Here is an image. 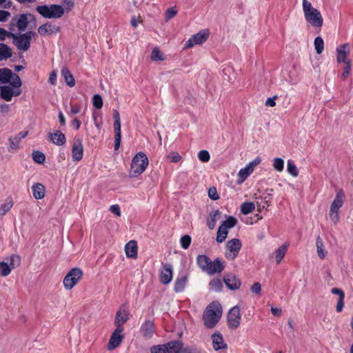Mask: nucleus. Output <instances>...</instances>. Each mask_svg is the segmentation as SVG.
<instances>
[{"label":"nucleus","instance_id":"45","mask_svg":"<svg viewBox=\"0 0 353 353\" xmlns=\"http://www.w3.org/2000/svg\"><path fill=\"white\" fill-rule=\"evenodd\" d=\"M12 268L5 262H0V275L7 276L11 272Z\"/></svg>","mask_w":353,"mask_h":353},{"label":"nucleus","instance_id":"19","mask_svg":"<svg viewBox=\"0 0 353 353\" xmlns=\"http://www.w3.org/2000/svg\"><path fill=\"white\" fill-rule=\"evenodd\" d=\"M225 268L223 263L219 258H216L214 261L210 259L209 265H207L208 270H205L204 272L208 273V274H214L215 273L221 272Z\"/></svg>","mask_w":353,"mask_h":353},{"label":"nucleus","instance_id":"52","mask_svg":"<svg viewBox=\"0 0 353 353\" xmlns=\"http://www.w3.org/2000/svg\"><path fill=\"white\" fill-rule=\"evenodd\" d=\"M222 283L219 279H214L210 282V288L214 291H220L222 288Z\"/></svg>","mask_w":353,"mask_h":353},{"label":"nucleus","instance_id":"28","mask_svg":"<svg viewBox=\"0 0 353 353\" xmlns=\"http://www.w3.org/2000/svg\"><path fill=\"white\" fill-rule=\"evenodd\" d=\"M32 194L36 199H42L45 196L46 189L43 184L37 183L32 186Z\"/></svg>","mask_w":353,"mask_h":353},{"label":"nucleus","instance_id":"37","mask_svg":"<svg viewBox=\"0 0 353 353\" xmlns=\"http://www.w3.org/2000/svg\"><path fill=\"white\" fill-rule=\"evenodd\" d=\"M316 250H317L318 256L321 259H323L325 257L327 252L323 249L324 244H323V240H322V239L321 238L320 236H319L316 238Z\"/></svg>","mask_w":353,"mask_h":353},{"label":"nucleus","instance_id":"44","mask_svg":"<svg viewBox=\"0 0 353 353\" xmlns=\"http://www.w3.org/2000/svg\"><path fill=\"white\" fill-rule=\"evenodd\" d=\"M150 57L151 59L154 61L164 60L163 54L161 52L160 50L157 47L153 48Z\"/></svg>","mask_w":353,"mask_h":353},{"label":"nucleus","instance_id":"26","mask_svg":"<svg viewBox=\"0 0 353 353\" xmlns=\"http://www.w3.org/2000/svg\"><path fill=\"white\" fill-rule=\"evenodd\" d=\"M125 252L128 258L136 259L137 257V243L132 240L126 243L125 246Z\"/></svg>","mask_w":353,"mask_h":353},{"label":"nucleus","instance_id":"15","mask_svg":"<svg viewBox=\"0 0 353 353\" xmlns=\"http://www.w3.org/2000/svg\"><path fill=\"white\" fill-rule=\"evenodd\" d=\"M173 277L172 266L170 263L163 264V268L160 271L159 280L164 285L170 283Z\"/></svg>","mask_w":353,"mask_h":353},{"label":"nucleus","instance_id":"34","mask_svg":"<svg viewBox=\"0 0 353 353\" xmlns=\"http://www.w3.org/2000/svg\"><path fill=\"white\" fill-rule=\"evenodd\" d=\"M288 247V244L282 245L273 254L278 264L281 263V260L284 257L287 252Z\"/></svg>","mask_w":353,"mask_h":353},{"label":"nucleus","instance_id":"7","mask_svg":"<svg viewBox=\"0 0 353 353\" xmlns=\"http://www.w3.org/2000/svg\"><path fill=\"white\" fill-rule=\"evenodd\" d=\"M83 276V272L80 268L71 269L65 276L63 284L66 290L72 289Z\"/></svg>","mask_w":353,"mask_h":353},{"label":"nucleus","instance_id":"57","mask_svg":"<svg viewBox=\"0 0 353 353\" xmlns=\"http://www.w3.org/2000/svg\"><path fill=\"white\" fill-rule=\"evenodd\" d=\"M345 65L343 72L341 74V78L343 80H345L350 75L351 71V62H347Z\"/></svg>","mask_w":353,"mask_h":353},{"label":"nucleus","instance_id":"61","mask_svg":"<svg viewBox=\"0 0 353 353\" xmlns=\"http://www.w3.org/2000/svg\"><path fill=\"white\" fill-rule=\"evenodd\" d=\"M252 292L256 294H260L261 290V285L259 282L254 283L250 288Z\"/></svg>","mask_w":353,"mask_h":353},{"label":"nucleus","instance_id":"17","mask_svg":"<svg viewBox=\"0 0 353 353\" xmlns=\"http://www.w3.org/2000/svg\"><path fill=\"white\" fill-rule=\"evenodd\" d=\"M83 155V147L80 138H74L72 148V157L74 161H79Z\"/></svg>","mask_w":353,"mask_h":353},{"label":"nucleus","instance_id":"29","mask_svg":"<svg viewBox=\"0 0 353 353\" xmlns=\"http://www.w3.org/2000/svg\"><path fill=\"white\" fill-rule=\"evenodd\" d=\"M188 278L187 274H183L176 279L174 286V290L175 292L178 293L183 291L188 281Z\"/></svg>","mask_w":353,"mask_h":353},{"label":"nucleus","instance_id":"40","mask_svg":"<svg viewBox=\"0 0 353 353\" xmlns=\"http://www.w3.org/2000/svg\"><path fill=\"white\" fill-rule=\"evenodd\" d=\"M9 82L10 83V85L14 88L15 89H21L22 82L18 74H14L12 72L10 81Z\"/></svg>","mask_w":353,"mask_h":353},{"label":"nucleus","instance_id":"16","mask_svg":"<svg viewBox=\"0 0 353 353\" xmlns=\"http://www.w3.org/2000/svg\"><path fill=\"white\" fill-rule=\"evenodd\" d=\"M336 61L338 63H347V62H351L350 60L348 59L347 57L350 52V45L348 43H344L340 46H339L336 50Z\"/></svg>","mask_w":353,"mask_h":353},{"label":"nucleus","instance_id":"47","mask_svg":"<svg viewBox=\"0 0 353 353\" xmlns=\"http://www.w3.org/2000/svg\"><path fill=\"white\" fill-rule=\"evenodd\" d=\"M33 160L39 164L43 163L46 161V157L44 154L40 151H34L32 152Z\"/></svg>","mask_w":353,"mask_h":353},{"label":"nucleus","instance_id":"27","mask_svg":"<svg viewBox=\"0 0 353 353\" xmlns=\"http://www.w3.org/2000/svg\"><path fill=\"white\" fill-rule=\"evenodd\" d=\"M332 293L334 294L339 295V298L337 300V303L336 306V311L337 312H342L344 307V299H345V293L341 289L334 288L331 290Z\"/></svg>","mask_w":353,"mask_h":353},{"label":"nucleus","instance_id":"5","mask_svg":"<svg viewBox=\"0 0 353 353\" xmlns=\"http://www.w3.org/2000/svg\"><path fill=\"white\" fill-rule=\"evenodd\" d=\"M36 35V33L32 31H28L19 34L12 32L10 35V38L12 39V43L18 50L26 52L28 50L30 47L32 38Z\"/></svg>","mask_w":353,"mask_h":353},{"label":"nucleus","instance_id":"4","mask_svg":"<svg viewBox=\"0 0 353 353\" xmlns=\"http://www.w3.org/2000/svg\"><path fill=\"white\" fill-rule=\"evenodd\" d=\"M37 12L46 19H59L65 12L64 8L57 4L38 6Z\"/></svg>","mask_w":353,"mask_h":353},{"label":"nucleus","instance_id":"64","mask_svg":"<svg viewBox=\"0 0 353 353\" xmlns=\"http://www.w3.org/2000/svg\"><path fill=\"white\" fill-rule=\"evenodd\" d=\"M277 98V96L275 95L272 98H268L265 101V105L270 107H274L276 105L275 100Z\"/></svg>","mask_w":353,"mask_h":353},{"label":"nucleus","instance_id":"18","mask_svg":"<svg viewBox=\"0 0 353 353\" xmlns=\"http://www.w3.org/2000/svg\"><path fill=\"white\" fill-rule=\"evenodd\" d=\"M123 330V328H116L112 334L108 345V350H112L121 344L123 338V336L121 334Z\"/></svg>","mask_w":353,"mask_h":353},{"label":"nucleus","instance_id":"36","mask_svg":"<svg viewBox=\"0 0 353 353\" xmlns=\"http://www.w3.org/2000/svg\"><path fill=\"white\" fill-rule=\"evenodd\" d=\"M12 71L8 68L0 69V84L7 83L10 81Z\"/></svg>","mask_w":353,"mask_h":353},{"label":"nucleus","instance_id":"59","mask_svg":"<svg viewBox=\"0 0 353 353\" xmlns=\"http://www.w3.org/2000/svg\"><path fill=\"white\" fill-rule=\"evenodd\" d=\"M208 196L212 200H217L219 198V196L217 194V192H216V189L214 187H212V188H209Z\"/></svg>","mask_w":353,"mask_h":353},{"label":"nucleus","instance_id":"39","mask_svg":"<svg viewBox=\"0 0 353 353\" xmlns=\"http://www.w3.org/2000/svg\"><path fill=\"white\" fill-rule=\"evenodd\" d=\"M255 209V205L252 202H244L241 204V212L243 214H248Z\"/></svg>","mask_w":353,"mask_h":353},{"label":"nucleus","instance_id":"24","mask_svg":"<svg viewBox=\"0 0 353 353\" xmlns=\"http://www.w3.org/2000/svg\"><path fill=\"white\" fill-rule=\"evenodd\" d=\"M167 347V353H181L183 348V343L181 341H172L165 343Z\"/></svg>","mask_w":353,"mask_h":353},{"label":"nucleus","instance_id":"21","mask_svg":"<svg viewBox=\"0 0 353 353\" xmlns=\"http://www.w3.org/2000/svg\"><path fill=\"white\" fill-rule=\"evenodd\" d=\"M155 332L154 324L150 320L145 321L140 327V332L147 339H151Z\"/></svg>","mask_w":353,"mask_h":353},{"label":"nucleus","instance_id":"6","mask_svg":"<svg viewBox=\"0 0 353 353\" xmlns=\"http://www.w3.org/2000/svg\"><path fill=\"white\" fill-rule=\"evenodd\" d=\"M345 200V194L342 189L336 192V196L331 203L329 216L330 220L336 224L339 221V209L343 206Z\"/></svg>","mask_w":353,"mask_h":353},{"label":"nucleus","instance_id":"62","mask_svg":"<svg viewBox=\"0 0 353 353\" xmlns=\"http://www.w3.org/2000/svg\"><path fill=\"white\" fill-rule=\"evenodd\" d=\"M110 211L117 216H120L121 214L120 207L117 204L111 205L110 208Z\"/></svg>","mask_w":353,"mask_h":353},{"label":"nucleus","instance_id":"35","mask_svg":"<svg viewBox=\"0 0 353 353\" xmlns=\"http://www.w3.org/2000/svg\"><path fill=\"white\" fill-rule=\"evenodd\" d=\"M210 258L204 254L198 255L196 263L203 272L208 270L207 265H209Z\"/></svg>","mask_w":353,"mask_h":353},{"label":"nucleus","instance_id":"55","mask_svg":"<svg viewBox=\"0 0 353 353\" xmlns=\"http://www.w3.org/2000/svg\"><path fill=\"white\" fill-rule=\"evenodd\" d=\"M198 157L202 162H208L210 160V156L207 150H201L198 153Z\"/></svg>","mask_w":353,"mask_h":353},{"label":"nucleus","instance_id":"25","mask_svg":"<svg viewBox=\"0 0 353 353\" xmlns=\"http://www.w3.org/2000/svg\"><path fill=\"white\" fill-rule=\"evenodd\" d=\"M48 139L57 145H63L65 143V135L59 130H57L54 133H48Z\"/></svg>","mask_w":353,"mask_h":353},{"label":"nucleus","instance_id":"30","mask_svg":"<svg viewBox=\"0 0 353 353\" xmlns=\"http://www.w3.org/2000/svg\"><path fill=\"white\" fill-rule=\"evenodd\" d=\"M114 149L118 150L121 145V121H114Z\"/></svg>","mask_w":353,"mask_h":353},{"label":"nucleus","instance_id":"49","mask_svg":"<svg viewBox=\"0 0 353 353\" xmlns=\"http://www.w3.org/2000/svg\"><path fill=\"white\" fill-rule=\"evenodd\" d=\"M237 220L233 216H229L225 221H224L221 225H223L227 230L230 229L236 225Z\"/></svg>","mask_w":353,"mask_h":353},{"label":"nucleus","instance_id":"23","mask_svg":"<svg viewBox=\"0 0 353 353\" xmlns=\"http://www.w3.org/2000/svg\"><path fill=\"white\" fill-rule=\"evenodd\" d=\"M128 314L125 310H121V308L117 311L114 320L117 328H123L122 325L128 320Z\"/></svg>","mask_w":353,"mask_h":353},{"label":"nucleus","instance_id":"63","mask_svg":"<svg viewBox=\"0 0 353 353\" xmlns=\"http://www.w3.org/2000/svg\"><path fill=\"white\" fill-rule=\"evenodd\" d=\"M10 17V13L6 10H0V21L5 22Z\"/></svg>","mask_w":353,"mask_h":353},{"label":"nucleus","instance_id":"33","mask_svg":"<svg viewBox=\"0 0 353 353\" xmlns=\"http://www.w3.org/2000/svg\"><path fill=\"white\" fill-rule=\"evenodd\" d=\"M61 74L63 77L65 81L68 86L73 87L75 85L74 77L66 67L62 68Z\"/></svg>","mask_w":353,"mask_h":353},{"label":"nucleus","instance_id":"8","mask_svg":"<svg viewBox=\"0 0 353 353\" xmlns=\"http://www.w3.org/2000/svg\"><path fill=\"white\" fill-rule=\"evenodd\" d=\"M31 14H21L14 17L9 24V30L12 32L14 30V27H17L19 32L24 31L28 23V17H32Z\"/></svg>","mask_w":353,"mask_h":353},{"label":"nucleus","instance_id":"14","mask_svg":"<svg viewBox=\"0 0 353 353\" xmlns=\"http://www.w3.org/2000/svg\"><path fill=\"white\" fill-rule=\"evenodd\" d=\"M21 94V89H14L9 85L0 86V97L6 101H10L14 96L17 97Z\"/></svg>","mask_w":353,"mask_h":353},{"label":"nucleus","instance_id":"3","mask_svg":"<svg viewBox=\"0 0 353 353\" xmlns=\"http://www.w3.org/2000/svg\"><path fill=\"white\" fill-rule=\"evenodd\" d=\"M149 165V160L147 155L139 152L132 158L129 176L131 178L141 175L146 170Z\"/></svg>","mask_w":353,"mask_h":353},{"label":"nucleus","instance_id":"9","mask_svg":"<svg viewBox=\"0 0 353 353\" xmlns=\"http://www.w3.org/2000/svg\"><path fill=\"white\" fill-rule=\"evenodd\" d=\"M241 242L238 239H233L226 243L225 257L229 260H234L238 255L241 248Z\"/></svg>","mask_w":353,"mask_h":353},{"label":"nucleus","instance_id":"2","mask_svg":"<svg viewBox=\"0 0 353 353\" xmlns=\"http://www.w3.org/2000/svg\"><path fill=\"white\" fill-rule=\"evenodd\" d=\"M303 11L306 21L313 28L321 29L323 19L319 10L307 0H303Z\"/></svg>","mask_w":353,"mask_h":353},{"label":"nucleus","instance_id":"32","mask_svg":"<svg viewBox=\"0 0 353 353\" xmlns=\"http://www.w3.org/2000/svg\"><path fill=\"white\" fill-rule=\"evenodd\" d=\"M12 55L11 48L3 43H0V61L6 60Z\"/></svg>","mask_w":353,"mask_h":353},{"label":"nucleus","instance_id":"60","mask_svg":"<svg viewBox=\"0 0 353 353\" xmlns=\"http://www.w3.org/2000/svg\"><path fill=\"white\" fill-rule=\"evenodd\" d=\"M168 157L174 163L179 162L181 159V156L178 152H171Z\"/></svg>","mask_w":353,"mask_h":353},{"label":"nucleus","instance_id":"50","mask_svg":"<svg viewBox=\"0 0 353 353\" xmlns=\"http://www.w3.org/2000/svg\"><path fill=\"white\" fill-rule=\"evenodd\" d=\"M93 105L97 108L101 109L103 107V99L99 94H94L92 98Z\"/></svg>","mask_w":353,"mask_h":353},{"label":"nucleus","instance_id":"22","mask_svg":"<svg viewBox=\"0 0 353 353\" xmlns=\"http://www.w3.org/2000/svg\"><path fill=\"white\" fill-rule=\"evenodd\" d=\"M224 282L227 287L230 290L239 289L241 282L236 276L233 274H228L224 277Z\"/></svg>","mask_w":353,"mask_h":353},{"label":"nucleus","instance_id":"41","mask_svg":"<svg viewBox=\"0 0 353 353\" xmlns=\"http://www.w3.org/2000/svg\"><path fill=\"white\" fill-rule=\"evenodd\" d=\"M13 206V202L12 199H8L0 207V215L3 216L8 212H9Z\"/></svg>","mask_w":353,"mask_h":353},{"label":"nucleus","instance_id":"43","mask_svg":"<svg viewBox=\"0 0 353 353\" xmlns=\"http://www.w3.org/2000/svg\"><path fill=\"white\" fill-rule=\"evenodd\" d=\"M20 141H21V137H10L9 139V142H10L9 151H16L19 147Z\"/></svg>","mask_w":353,"mask_h":353},{"label":"nucleus","instance_id":"54","mask_svg":"<svg viewBox=\"0 0 353 353\" xmlns=\"http://www.w3.org/2000/svg\"><path fill=\"white\" fill-rule=\"evenodd\" d=\"M180 242L181 247L186 250L191 243V237L189 235H184L181 238Z\"/></svg>","mask_w":353,"mask_h":353},{"label":"nucleus","instance_id":"31","mask_svg":"<svg viewBox=\"0 0 353 353\" xmlns=\"http://www.w3.org/2000/svg\"><path fill=\"white\" fill-rule=\"evenodd\" d=\"M221 218V212L219 210H213L210 213L209 217L207 220V225L210 230L214 228L217 220Z\"/></svg>","mask_w":353,"mask_h":353},{"label":"nucleus","instance_id":"42","mask_svg":"<svg viewBox=\"0 0 353 353\" xmlns=\"http://www.w3.org/2000/svg\"><path fill=\"white\" fill-rule=\"evenodd\" d=\"M314 43L316 53L319 54H321L324 50V41L323 39L321 37H316Z\"/></svg>","mask_w":353,"mask_h":353},{"label":"nucleus","instance_id":"20","mask_svg":"<svg viewBox=\"0 0 353 353\" xmlns=\"http://www.w3.org/2000/svg\"><path fill=\"white\" fill-rule=\"evenodd\" d=\"M59 31V26L53 25L51 23H46L40 26L38 28V32L41 36L55 34Z\"/></svg>","mask_w":353,"mask_h":353},{"label":"nucleus","instance_id":"11","mask_svg":"<svg viewBox=\"0 0 353 353\" xmlns=\"http://www.w3.org/2000/svg\"><path fill=\"white\" fill-rule=\"evenodd\" d=\"M209 37V31L208 30H202L198 33L192 36L185 44L186 48H192L194 45L203 44Z\"/></svg>","mask_w":353,"mask_h":353},{"label":"nucleus","instance_id":"10","mask_svg":"<svg viewBox=\"0 0 353 353\" xmlns=\"http://www.w3.org/2000/svg\"><path fill=\"white\" fill-rule=\"evenodd\" d=\"M261 161V159L258 157L255 158L253 161L249 163L244 168H241L238 174V181L237 183L239 184L242 183L245 181V180L248 178V176L254 171V168L259 165Z\"/></svg>","mask_w":353,"mask_h":353},{"label":"nucleus","instance_id":"53","mask_svg":"<svg viewBox=\"0 0 353 353\" xmlns=\"http://www.w3.org/2000/svg\"><path fill=\"white\" fill-rule=\"evenodd\" d=\"M10 261L9 265H10L12 270L20 265L21 258L18 255H12L10 256Z\"/></svg>","mask_w":353,"mask_h":353},{"label":"nucleus","instance_id":"38","mask_svg":"<svg viewBox=\"0 0 353 353\" xmlns=\"http://www.w3.org/2000/svg\"><path fill=\"white\" fill-rule=\"evenodd\" d=\"M228 234V230L223 227V225H220L216 235V241L218 243L223 242L227 238Z\"/></svg>","mask_w":353,"mask_h":353},{"label":"nucleus","instance_id":"13","mask_svg":"<svg viewBox=\"0 0 353 353\" xmlns=\"http://www.w3.org/2000/svg\"><path fill=\"white\" fill-rule=\"evenodd\" d=\"M212 347L215 351L225 350L228 345L223 339V334L219 331H216L211 336Z\"/></svg>","mask_w":353,"mask_h":353},{"label":"nucleus","instance_id":"56","mask_svg":"<svg viewBox=\"0 0 353 353\" xmlns=\"http://www.w3.org/2000/svg\"><path fill=\"white\" fill-rule=\"evenodd\" d=\"M177 14V10L174 7L170 8L167 10L165 12V18L166 21L171 19L174 17Z\"/></svg>","mask_w":353,"mask_h":353},{"label":"nucleus","instance_id":"48","mask_svg":"<svg viewBox=\"0 0 353 353\" xmlns=\"http://www.w3.org/2000/svg\"><path fill=\"white\" fill-rule=\"evenodd\" d=\"M272 165L275 170L282 172L284 168V161L279 157L274 158Z\"/></svg>","mask_w":353,"mask_h":353},{"label":"nucleus","instance_id":"12","mask_svg":"<svg viewBox=\"0 0 353 353\" xmlns=\"http://www.w3.org/2000/svg\"><path fill=\"white\" fill-rule=\"evenodd\" d=\"M241 320V315L239 307L236 305L233 307L228 312V326L230 329H236Z\"/></svg>","mask_w":353,"mask_h":353},{"label":"nucleus","instance_id":"1","mask_svg":"<svg viewBox=\"0 0 353 353\" xmlns=\"http://www.w3.org/2000/svg\"><path fill=\"white\" fill-rule=\"evenodd\" d=\"M222 315V309L218 302H212L205 310L203 314L204 325L207 328H213L216 326Z\"/></svg>","mask_w":353,"mask_h":353},{"label":"nucleus","instance_id":"51","mask_svg":"<svg viewBox=\"0 0 353 353\" xmlns=\"http://www.w3.org/2000/svg\"><path fill=\"white\" fill-rule=\"evenodd\" d=\"M181 353H203V351L201 348H199L196 346L188 345L183 347Z\"/></svg>","mask_w":353,"mask_h":353},{"label":"nucleus","instance_id":"58","mask_svg":"<svg viewBox=\"0 0 353 353\" xmlns=\"http://www.w3.org/2000/svg\"><path fill=\"white\" fill-rule=\"evenodd\" d=\"M10 34H12L10 30L8 31L0 27V41H3L6 39V38H10Z\"/></svg>","mask_w":353,"mask_h":353},{"label":"nucleus","instance_id":"46","mask_svg":"<svg viewBox=\"0 0 353 353\" xmlns=\"http://www.w3.org/2000/svg\"><path fill=\"white\" fill-rule=\"evenodd\" d=\"M287 170L289 174L294 177H296L299 175L298 169L292 160H288Z\"/></svg>","mask_w":353,"mask_h":353}]
</instances>
